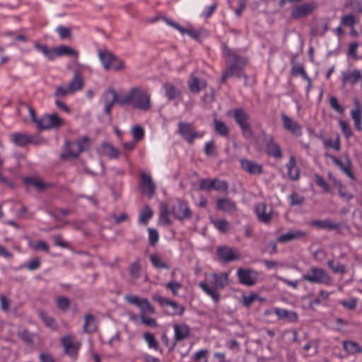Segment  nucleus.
Wrapping results in <instances>:
<instances>
[{"mask_svg": "<svg viewBox=\"0 0 362 362\" xmlns=\"http://www.w3.org/2000/svg\"><path fill=\"white\" fill-rule=\"evenodd\" d=\"M228 284V274L223 272L221 274H210L206 275V281L199 283L202 289L216 303L220 299L218 290L224 288Z\"/></svg>", "mask_w": 362, "mask_h": 362, "instance_id": "1", "label": "nucleus"}, {"mask_svg": "<svg viewBox=\"0 0 362 362\" xmlns=\"http://www.w3.org/2000/svg\"><path fill=\"white\" fill-rule=\"evenodd\" d=\"M129 103H131L134 108L144 112L148 111L151 108V96L141 87L131 88L125 96L121 97L119 100L120 106Z\"/></svg>", "mask_w": 362, "mask_h": 362, "instance_id": "2", "label": "nucleus"}, {"mask_svg": "<svg viewBox=\"0 0 362 362\" xmlns=\"http://www.w3.org/2000/svg\"><path fill=\"white\" fill-rule=\"evenodd\" d=\"M232 115L235 123L239 126L241 133L245 138L250 139L253 136L252 126L250 123V116L243 107L235 108L228 113Z\"/></svg>", "mask_w": 362, "mask_h": 362, "instance_id": "3", "label": "nucleus"}, {"mask_svg": "<svg viewBox=\"0 0 362 362\" xmlns=\"http://www.w3.org/2000/svg\"><path fill=\"white\" fill-rule=\"evenodd\" d=\"M90 138L87 136H83L76 142L66 141L65 147L67 153H62L61 158L63 160L69 159V158H77L79 154L86 151L90 146Z\"/></svg>", "mask_w": 362, "mask_h": 362, "instance_id": "4", "label": "nucleus"}, {"mask_svg": "<svg viewBox=\"0 0 362 362\" xmlns=\"http://www.w3.org/2000/svg\"><path fill=\"white\" fill-rule=\"evenodd\" d=\"M11 141L16 146L24 147L28 144L40 145L44 143L38 135H28L23 132H15L10 135Z\"/></svg>", "mask_w": 362, "mask_h": 362, "instance_id": "5", "label": "nucleus"}, {"mask_svg": "<svg viewBox=\"0 0 362 362\" xmlns=\"http://www.w3.org/2000/svg\"><path fill=\"white\" fill-rule=\"evenodd\" d=\"M228 189V183L225 180L218 178L201 179L199 181V190L211 192L216 190L221 192H226Z\"/></svg>", "mask_w": 362, "mask_h": 362, "instance_id": "6", "label": "nucleus"}, {"mask_svg": "<svg viewBox=\"0 0 362 362\" xmlns=\"http://www.w3.org/2000/svg\"><path fill=\"white\" fill-rule=\"evenodd\" d=\"M310 274H305L302 278L311 284H330L332 279L330 276L322 268L312 267Z\"/></svg>", "mask_w": 362, "mask_h": 362, "instance_id": "7", "label": "nucleus"}, {"mask_svg": "<svg viewBox=\"0 0 362 362\" xmlns=\"http://www.w3.org/2000/svg\"><path fill=\"white\" fill-rule=\"evenodd\" d=\"M64 123V119L60 118L57 113L45 115L37 122V128L40 130L59 129Z\"/></svg>", "mask_w": 362, "mask_h": 362, "instance_id": "8", "label": "nucleus"}, {"mask_svg": "<svg viewBox=\"0 0 362 362\" xmlns=\"http://www.w3.org/2000/svg\"><path fill=\"white\" fill-rule=\"evenodd\" d=\"M263 142L265 144V151L267 155L275 158H281L282 152L279 145L275 141L272 135L265 132L262 133Z\"/></svg>", "mask_w": 362, "mask_h": 362, "instance_id": "9", "label": "nucleus"}, {"mask_svg": "<svg viewBox=\"0 0 362 362\" xmlns=\"http://www.w3.org/2000/svg\"><path fill=\"white\" fill-rule=\"evenodd\" d=\"M242 63H230L229 65L227 66L226 69L223 71L221 83H223L226 81V80L230 77H236V78H245V81L247 80V76L243 71V66Z\"/></svg>", "mask_w": 362, "mask_h": 362, "instance_id": "10", "label": "nucleus"}, {"mask_svg": "<svg viewBox=\"0 0 362 362\" xmlns=\"http://www.w3.org/2000/svg\"><path fill=\"white\" fill-rule=\"evenodd\" d=\"M317 4L315 2H309L299 5L292 9L291 16L293 19L306 17L312 13L315 10Z\"/></svg>", "mask_w": 362, "mask_h": 362, "instance_id": "11", "label": "nucleus"}, {"mask_svg": "<svg viewBox=\"0 0 362 362\" xmlns=\"http://www.w3.org/2000/svg\"><path fill=\"white\" fill-rule=\"evenodd\" d=\"M283 127L296 136L302 135V127L285 113L281 114Z\"/></svg>", "mask_w": 362, "mask_h": 362, "instance_id": "12", "label": "nucleus"}, {"mask_svg": "<svg viewBox=\"0 0 362 362\" xmlns=\"http://www.w3.org/2000/svg\"><path fill=\"white\" fill-rule=\"evenodd\" d=\"M120 98H117V93L112 87H110L104 93L103 99L105 103L104 111L105 112L110 115L111 110L114 104L117 102L119 104V100Z\"/></svg>", "mask_w": 362, "mask_h": 362, "instance_id": "13", "label": "nucleus"}, {"mask_svg": "<svg viewBox=\"0 0 362 362\" xmlns=\"http://www.w3.org/2000/svg\"><path fill=\"white\" fill-rule=\"evenodd\" d=\"M325 156L327 158H331L332 162L339 167L349 177L354 180V175L351 171V162L348 156L346 157L345 163L341 161L336 156L329 153H325Z\"/></svg>", "mask_w": 362, "mask_h": 362, "instance_id": "14", "label": "nucleus"}, {"mask_svg": "<svg viewBox=\"0 0 362 362\" xmlns=\"http://www.w3.org/2000/svg\"><path fill=\"white\" fill-rule=\"evenodd\" d=\"M255 214L258 220L264 223L268 224L272 218V210H267V206L264 202H260L255 206Z\"/></svg>", "mask_w": 362, "mask_h": 362, "instance_id": "15", "label": "nucleus"}, {"mask_svg": "<svg viewBox=\"0 0 362 362\" xmlns=\"http://www.w3.org/2000/svg\"><path fill=\"white\" fill-rule=\"evenodd\" d=\"M217 255L223 262H230L240 259V255L235 252L233 248L221 247L217 249Z\"/></svg>", "mask_w": 362, "mask_h": 362, "instance_id": "16", "label": "nucleus"}, {"mask_svg": "<svg viewBox=\"0 0 362 362\" xmlns=\"http://www.w3.org/2000/svg\"><path fill=\"white\" fill-rule=\"evenodd\" d=\"M141 187L149 198L153 197L156 191V185L151 177L144 173H141Z\"/></svg>", "mask_w": 362, "mask_h": 362, "instance_id": "17", "label": "nucleus"}, {"mask_svg": "<svg viewBox=\"0 0 362 362\" xmlns=\"http://www.w3.org/2000/svg\"><path fill=\"white\" fill-rule=\"evenodd\" d=\"M216 208L227 214H233L237 210L236 203L227 197L218 198L216 200Z\"/></svg>", "mask_w": 362, "mask_h": 362, "instance_id": "18", "label": "nucleus"}, {"mask_svg": "<svg viewBox=\"0 0 362 362\" xmlns=\"http://www.w3.org/2000/svg\"><path fill=\"white\" fill-rule=\"evenodd\" d=\"M242 168L250 175H261L263 173V167L257 163L248 159L240 160Z\"/></svg>", "mask_w": 362, "mask_h": 362, "instance_id": "19", "label": "nucleus"}, {"mask_svg": "<svg viewBox=\"0 0 362 362\" xmlns=\"http://www.w3.org/2000/svg\"><path fill=\"white\" fill-rule=\"evenodd\" d=\"M203 136V133L197 132L189 124H182V137L189 144H193L194 139Z\"/></svg>", "mask_w": 362, "mask_h": 362, "instance_id": "20", "label": "nucleus"}, {"mask_svg": "<svg viewBox=\"0 0 362 362\" xmlns=\"http://www.w3.org/2000/svg\"><path fill=\"white\" fill-rule=\"evenodd\" d=\"M274 312L279 320H283L291 323L296 322L298 321V317L296 311L276 308Z\"/></svg>", "mask_w": 362, "mask_h": 362, "instance_id": "21", "label": "nucleus"}, {"mask_svg": "<svg viewBox=\"0 0 362 362\" xmlns=\"http://www.w3.org/2000/svg\"><path fill=\"white\" fill-rule=\"evenodd\" d=\"M187 85L191 92L198 93L206 88L207 83L204 80H201L192 74L187 81Z\"/></svg>", "mask_w": 362, "mask_h": 362, "instance_id": "22", "label": "nucleus"}, {"mask_svg": "<svg viewBox=\"0 0 362 362\" xmlns=\"http://www.w3.org/2000/svg\"><path fill=\"white\" fill-rule=\"evenodd\" d=\"M238 277L239 281L244 285L251 286L255 284L256 280L252 275L250 269H239L238 270Z\"/></svg>", "mask_w": 362, "mask_h": 362, "instance_id": "23", "label": "nucleus"}, {"mask_svg": "<svg viewBox=\"0 0 362 362\" xmlns=\"http://www.w3.org/2000/svg\"><path fill=\"white\" fill-rule=\"evenodd\" d=\"M62 344L64 346L65 353L71 358H76L80 344H74L70 337H65L62 339Z\"/></svg>", "mask_w": 362, "mask_h": 362, "instance_id": "24", "label": "nucleus"}, {"mask_svg": "<svg viewBox=\"0 0 362 362\" xmlns=\"http://www.w3.org/2000/svg\"><path fill=\"white\" fill-rule=\"evenodd\" d=\"M311 224L313 226H315L318 228L329 230H339L341 226V223H334L330 219L313 221Z\"/></svg>", "mask_w": 362, "mask_h": 362, "instance_id": "25", "label": "nucleus"}, {"mask_svg": "<svg viewBox=\"0 0 362 362\" xmlns=\"http://www.w3.org/2000/svg\"><path fill=\"white\" fill-rule=\"evenodd\" d=\"M306 236L305 231L297 230L293 231H289L286 233L281 235L277 240L279 243H284L292 241L293 240L300 239Z\"/></svg>", "mask_w": 362, "mask_h": 362, "instance_id": "26", "label": "nucleus"}, {"mask_svg": "<svg viewBox=\"0 0 362 362\" xmlns=\"http://www.w3.org/2000/svg\"><path fill=\"white\" fill-rule=\"evenodd\" d=\"M98 55L104 69L107 71L109 70L112 64H113L116 59L115 55L107 50H100Z\"/></svg>", "mask_w": 362, "mask_h": 362, "instance_id": "27", "label": "nucleus"}, {"mask_svg": "<svg viewBox=\"0 0 362 362\" xmlns=\"http://www.w3.org/2000/svg\"><path fill=\"white\" fill-rule=\"evenodd\" d=\"M173 327L175 329V336L173 341L171 343H170L165 333H163L162 335V340L165 344V345L169 347L170 351H171L175 347L177 341L181 340V325H174Z\"/></svg>", "mask_w": 362, "mask_h": 362, "instance_id": "28", "label": "nucleus"}, {"mask_svg": "<svg viewBox=\"0 0 362 362\" xmlns=\"http://www.w3.org/2000/svg\"><path fill=\"white\" fill-rule=\"evenodd\" d=\"M96 318L91 314L87 313L84 315L83 332L93 333L97 331Z\"/></svg>", "mask_w": 362, "mask_h": 362, "instance_id": "29", "label": "nucleus"}, {"mask_svg": "<svg viewBox=\"0 0 362 362\" xmlns=\"http://www.w3.org/2000/svg\"><path fill=\"white\" fill-rule=\"evenodd\" d=\"M286 168L288 169V177L291 180H297L299 178L300 170L296 166V158L293 156H290Z\"/></svg>", "mask_w": 362, "mask_h": 362, "instance_id": "30", "label": "nucleus"}, {"mask_svg": "<svg viewBox=\"0 0 362 362\" xmlns=\"http://www.w3.org/2000/svg\"><path fill=\"white\" fill-rule=\"evenodd\" d=\"M83 83L84 82L82 76L78 72H75L72 79L68 85L70 93H74L82 89Z\"/></svg>", "mask_w": 362, "mask_h": 362, "instance_id": "31", "label": "nucleus"}, {"mask_svg": "<svg viewBox=\"0 0 362 362\" xmlns=\"http://www.w3.org/2000/svg\"><path fill=\"white\" fill-rule=\"evenodd\" d=\"M343 349L349 354L354 355L362 352V347L354 341L344 340L342 341Z\"/></svg>", "mask_w": 362, "mask_h": 362, "instance_id": "32", "label": "nucleus"}, {"mask_svg": "<svg viewBox=\"0 0 362 362\" xmlns=\"http://www.w3.org/2000/svg\"><path fill=\"white\" fill-rule=\"evenodd\" d=\"M62 55L74 56L76 58L78 55V52L70 47L64 45L54 47V57H56Z\"/></svg>", "mask_w": 362, "mask_h": 362, "instance_id": "33", "label": "nucleus"}, {"mask_svg": "<svg viewBox=\"0 0 362 362\" xmlns=\"http://www.w3.org/2000/svg\"><path fill=\"white\" fill-rule=\"evenodd\" d=\"M39 316L46 327L51 328L52 329H56L57 328L58 326L55 319L48 315L47 313L45 310H40Z\"/></svg>", "mask_w": 362, "mask_h": 362, "instance_id": "34", "label": "nucleus"}, {"mask_svg": "<svg viewBox=\"0 0 362 362\" xmlns=\"http://www.w3.org/2000/svg\"><path fill=\"white\" fill-rule=\"evenodd\" d=\"M18 338L24 343L33 346L35 343L34 337L35 334L30 332L28 329H24L18 331L17 333Z\"/></svg>", "mask_w": 362, "mask_h": 362, "instance_id": "35", "label": "nucleus"}, {"mask_svg": "<svg viewBox=\"0 0 362 362\" xmlns=\"http://www.w3.org/2000/svg\"><path fill=\"white\" fill-rule=\"evenodd\" d=\"M361 78V74L360 71L355 69L351 73L344 74L342 78L343 85L345 86L346 83H349L352 85H354L358 82V81Z\"/></svg>", "mask_w": 362, "mask_h": 362, "instance_id": "36", "label": "nucleus"}, {"mask_svg": "<svg viewBox=\"0 0 362 362\" xmlns=\"http://www.w3.org/2000/svg\"><path fill=\"white\" fill-rule=\"evenodd\" d=\"M102 148L104 154L110 158H117L119 155V150L110 143H103L102 144Z\"/></svg>", "mask_w": 362, "mask_h": 362, "instance_id": "37", "label": "nucleus"}, {"mask_svg": "<svg viewBox=\"0 0 362 362\" xmlns=\"http://www.w3.org/2000/svg\"><path fill=\"white\" fill-rule=\"evenodd\" d=\"M214 129L217 134L222 136H228L229 134V129L223 121L215 118L214 119Z\"/></svg>", "mask_w": 362, "mask_h": 362, "instance_id": "38", "label": "nucleus"}, {"mask_svg": "<svg viewBox=\"0 0 362 362\" xmlns=\"http://www.w3.org/2000/svg\"><path fill=\"white\" fill-rule=\"evenodd\" d=\"M23 183L26 186L32 185L35 187L39 192L44 191L47 186L43 182L30 177H25L23 180Z\"/></svg>", "mask_w": 362, "mask_h": 362, "instance_id": "39", "label": "nucleus"}, {"mask_svg": "<svg viewBox=\"0 0 362 362\" xmlns=\"http://www.w3.org/2000/svg\"><path fill=\"white\" fill-rule=\"evenodd\" d=\"M224 53L227 56L231 57L232 62L230 63H242L243 65H245L247 63V59L246 58L240 57L235 51L228 47L225 48Z\"/></svg>", "mask_w": 362, "mask_h": 362, "instance_id": "40", "label": "nucleus"}, {"mask_svg": "<svg viewBox=\"0 0 362 362\" xmlns=\"http://www.w3.org/2000/svg\"><path fill=\"white\" fill-rule=\"evenodd\" d=\"M153 212L150 206H145L143 210H141L139 213V221L141 223L147 225L149 219L153 216Z\"/></svg>", "mask_w": 362, "mask_h": 362, "instance_id": "41", "label": "nucleus"}, {"mask_svg": "<svg viewBox=\"0 0 362 362\" xmlns=\"http://www.w3.org/2000/svg\"><path fill=\"white\" fill-rule=\"evenodd\" d=\"M214 226L221 233H226L230 228L229 222L225 218H219L212 221Z\"/></svg>", "mask_w": 362, "mask_h": 362, "instance_id": "42", "label": "nucleus"}, {"mask_svg": "<svg viewBox=\"0 0 362 362\" xmlns=\"http://www.w3.org/2000/svg\"><path fill=\"white\" fill-rule=\"evenodd\" d=\"M35 47L40 51L49 60H53L54 57V48L49 49L45 45L35 43Z\"/></svg>", "mask_w": 362, "mask_h": 362, "instance_id": "43", "label": "nucleus"}, {"mask_svg": "<svg viewBox=\"0 0 362 362\" xmlns=\"http://www.w3.org/2000/svg\"><path fill=\"white\" fill-rule=\"evenodd\" d=\"M202 33V30H196L192 27L182 28V35H187L192 39L197 40V42L200 41Z\"/></svg>", "mask_w": 362, "mask_h": 362, "instance_id": "44", "label": "nucleus"}, {"mask_svg": "<svg viewBox=\"0 0 362 362\" xmlns=\"http://www.w3.org/2000/svg\"><path fill=\"white\" fill-rule=\"evenodd\" d=\"M140 309V314L145 315L146 313H155L154 308L150 304L147 298H142L141 305L139 307Z\"/></svg>", "mask_w": 362, "mask_h": 362, "instance_id": "45", "label": "nucleus"}, {"mask_svg": "<svg viewBox=\"0 0 362 362\" xmlns=\"http://www.w3.org/2000/svg\"><path fill=\"white\" fill-rule=\"evenodd\" d=\"M150 260L153 266L157 269H168V265L163 262L158 255H151L150 257Z\"/></svg>", "mask_w": 362, "mask_h": 362, "instance_id": "46", "label": "nucleus"}, {"mask_svg": "<svg viewBox=\"0 0 362 362\" xmlns=\"http://www.w3.org/2000/svg\"><path fill=\"white\" fill-rule=\"evenodd\" d=\"M327 265L334 273H340L343 274L346 272V268L343 264L338 262H335L334 260H329L327 262Z\"/></svg>", "mask_w": 362, "mask_h": 362, "instance_id": "47", "label": "nucleus"}, {"mask_svg": "<svg viewBox=\"0 0 362 362\" xmlns=\"http://www.w3.org/2000/svg\"><path fill=\"white\" fill-rule=\"evenodd\" d=\"M141 267L139 260L133 262L129 267V274L134 279H136L140 276Z\"/></svg>", "mask_w": 362, "mask_h": 362, "instance_id": "48", "label": "nucleus"}, {"mask_svg": "<svg viewBox=\"0 0 362 362\" xmlns=\"http://www.w3.org/2000/svg\"><path fill=\"white\" fill-rule=\"evenodd\" d=\"M160 222L163 223V224H168L169 223V212L167 204L165 203H161L160 204Z\"/></svg>", "mask_w": 362, "mask_h": 362, "instance_id": "49", "label": "nucleus"}, {"mask_svg": "<svg viewBox=\"0 0 362 362\" xmlns=\"http://www.w3.org/2000/svg\"><path fill=\"white\" fill-rule=\"evenodd\" d=\"M291 206H301L303 204L305 199L303 196L296 192H293L289 196Z\"/></svg>", "mask_w": 362, "mask_h": 362, "instance_id": "50", "label": "nucleus"}, {"mask_svg": "<svg viewBox=\"0 0 362 362\" xmlns=\"http://www.w3.org/2000/svg\"><path fill=\"white\" fill-rule=\"evenodd\" d=\"M144 337L146 341L148 343V345L150 348L153 349L155 350L158 349V343L153 334L149 332H146L144 334Z\"/></svg>", "mask_w": 362, "mask_h": 362, "instance_id": "51", "label": "nucleus"}, {"mask_svg": "<svg viewBox=\"0 0 362 362\" xmlns=\"http://www.w3.org/2000/svg\"><path fill=\"white\" fill-rule=\"evenodd\" d=\"M163 88L165 90V95L170 100L174 99L178 94V91L176 90L174 86L170 83H165L163 85Z\"/></svg>", "mask_w": 362, "mask_h": 362, "instance_id": "52", "label": "nucleus"}, {"mask_svg": "<svg viewBox=\"0 0 362 362\" xmlns=\"http://www.w3.org/2000/svg\"><path fill=\"white\" fill-rule=\"evenodd\" d=\"M330 107L336 111L337 113L342 115L344 112V108L339 104L337 98L335 96H332L329 98Z\"/></svg>", "mask_w": 362, "mask_h": 362, "instance_id": "53", "label": "nucleus"}, {"mask_svg": "<svg viewBox=\"0 0 362 362\" xmlns=\"http://www.w3.org/2000/svg\"><path fill=\"white\" fill-rule=\"evenodd\" d=\"M132 133L135 141H140L144 136V131L140 126H134L132 129Z\"/></svg>", "mask_w": 362, "mask_h": 362, "instance_id": "54", "label": "nucleus"}, {"mask_svg": "<svg viewBox=\"0 0 362 362\" xmlns=\"http://www.w3.org/2000/svg\"><path fill=\"white\" fill-rule=\"evenodd\" d=\"M57 305L60 310H65L70 305V300L68 298L61 296L57 299Z\"/></svg>", "mask_w": 362, "mask_h": 362, "instance_id": "55", "label": "nucleus"}, {"mask_svg": "<svg viewBox=\"0 0 362 362\" xmlns=\"http://www.w3.org/2000/svg\"><path fill=\"white\" fill-rule=\"evenodd\" d=\"M148 235H149V243L151 246H154L156 243L158 241L159 235L156 230L149 228H148Z\"/></svg>", "mask_w": 362, "mask_h": 362, "instance_id": "56", "label": "nucleus"}, {"mask_svg": "<svg viewBox=\"0 0 362 362\" xmlns=\"http://www.w3.org/2000/svg\"><path fill=\"white\" fill-rule=\"evenodd\" d=\"M141 322L150 327L156 328L158 327V323L154 318L146 317L144 315H139Z\"/></svg>", "mask_w": 362, "mask_h": 362, "instance_id": "57", "label": "nucleus"}, {"mask_svg": "<svg viewBox=\"0 0 362 362\" xmlns=\"http://www.w3.org/2000/svg\"><path fill=\"white\" fill-rule=\"evenodd\" d=\"M339 126L344 136L347 139L350 138L353 135L352 131L351 130L349 124L346 121L340 120Z\"/></svg>", "mask_w": 362, "mask_h": 362, "instance_id": "58", "label": "nucleus"}, {"mask_svg": "<svg viewBox=\"0 0 362 362\" xmlns=\"http://www.w3.org/2000/svg\"><path fill=\"white\" fill-rule=\"evenodd\" d=\"M57 31L62 40L69 38L71 36V30L68 28H65L61 25L57 28Z\"/></svg>", "mask_w": 362, "mask_h": 362, "instance_id": "59", "label": "nucleus"}, {"mask_svg": "<svg viewBox=\"0 0 362 362\" xmlns=\"http://www.w3.org/2000/svg\"><path fill=\"white\" fill-rule=\"evenodd\" d=\"M124 299L127 302L132 305H135L137 307L141 305L142 301V298H140L139 296L134 295H126L124 296Z\"/></svg>", "mask_w": 362, "mask_h": 362, "instance_id": "60", "label": "nucleus"}, {"mask_svg": "<svg viewBox=\"0 0 362 362\" xmlns=\"http://www.w3.org/2000/svg\"><path fill=\"white\" fill-rule=\"evenodd\" d=\"M41 262L39 257H35L28 262L26 267L29 270H35L40 266Z\"/></svg>", "mask_w": 362, "mask_h": 362, "instance_id": "61", "label": "nucleus"}, {"mask_svg": "<svg viewBox=\"0 0 362 362\" xmlns=\"http://www.w3.org/2000/svg\"><path fill=\"white\" fill-rule=\"evenodd\" d=\"M356 23V18L353 14L344 16L341 18V24L347 26H354Z\"/></svg>", "mask_w": 362, "mask_h": 362, "instance_id": "62", "label": "nucleus"}, {"mask_svg": "<svg viewBox=\"0 0 362 362\" xmlns=\"http://www.w3.org/2000/svg\"><path fill=\"white\" fill-rule=\"evenodd\" d=\"M70 93V90H69V88H64L63 86H58L57 88H56V91L54 94V96L57 98V99H59V98H64L66 96V95Z\"/></svg>", "mask_w": 362, "mask_h": 362, "instance_id": "63", "label": "nucleus"}, {"mask_svg": "<svg viewBox=\"0 0 362 362\" xmlns=\"http://www.w3.org/2000/svg\"><path fill=\"white\" fill-rule=\"evenodd\" d=\"M315 179L317 185L322 188L325 192H328L330 190V187L327 182L323 179V177L319 175H315Z\"/></svg>", "mask_w": 362, "mask_h": 362, "instance_id": "64", "label": "nucleus"}]
</instances>
